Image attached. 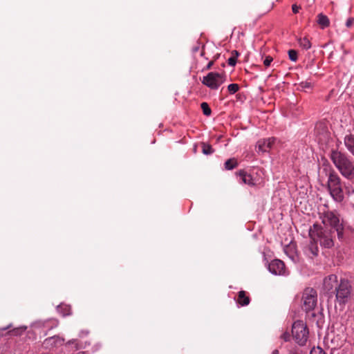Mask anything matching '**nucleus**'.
I'll use <instances>...</instances> for the list:
<instances>
[{
  "mask_svg": "<svg viewBox=\"0 0 354 354\" xmlns=\"http://www.w3.org/2000/svg\"><path fill=\"white\" fill-rule=\"evenodd\" d=\"M273 61V58L270 56V55H268L265 57L264 60H263V65L266 66V67H268L270 66V64L271 62Z\"/></svg>",
  "mask_w": 354,
  "mask_h": 354,
  "instance_id": "393cba45",
  "label": "nucleus"
},
{
  "mask_svg": "<svg viewBox=\"0 0 354 354\" xmlns=\"http://www.w3.org/2000/svg\"><path fill=\"white\" fill-rule=\"evenodd\" d=\"M328 189L333 198L342 202L344 199L343 185L341 178L333 169L329 170L327 182Z\"/></svg>",
  "mask_w": 354,
  "mask_h": 354,
  "instance_id": "7ed1b4c3",
  "label": "nucleus"
},
{
  "mask_svg": "<svg viewBox=\"0 0 354 354\" xmlns=\"http://www.w3.org/2000/svg\"><path fill=\"white\" fill-rule=\"evenodd\" d=\"M199 50V46H195L193 48L194 52H197Z\"/></svg>",
  "mask_w": 354,
  "mask_h": 354,
  "instance_id": "2f4dec72",
  "label": "nucleus"
},
{
  "mask_svg": "<svg viewBox=\"0 0 354 354\" xmlns=\"http://www.w3.org/2000/svg\"><path fill=\"white\" fill-rule=\"evenodd\" d=\"M308 333L307 326L303 321L298 320L292 324V337L299 345L304 346L306 344L308 338Z\"/></svg>",
  "mask_w": 354,
  "mask_h": 354,
  "instance_id": "39448f33",
  "label": "nucleus"
},
{
  "mask_svg": "<svg viewBox=\"0 0 354 354\" xmlns=\"http://www.w3.org/2000/svg\"><path fill=\"white\" fill-rule=\"evenodd\" d=\"M237 165H238V162L235 158L228 159L225 162V168L228 170L233 169L234 168L236 167Z\"/></svg>",
  "mask_w": 354,
  "mask_h": 354,
  "instance_id": "a211bd4d",
  "label": "nucleus"
},
{
  "mask_svg": "<svg viewBox=\"0 0 354 354\" xmlns=\"http://www.w3.org/2000/svg\"><path fill=\"white\" fill-rule=\"evenodd\" d=\"M336 301L339 305H344L352 297V286L348 279L342 278L335 289Z\"/></svg>",
  "mask_w": 354,
  "mask_h": 354,
  "instance_id": "20e7f679",
  "label": "nucleus"
},
{
  "mask_svg": "<svg viewBox=\"0 0 354 354\" xmlns=\"http://www.w3.org/2000/svg\"><path fill=\"white\" fill-rule=\"evenodd\" d=\"M64 342V339L60 338L58 336H53L48 338H46L44 344L46 346H56L57 345L59 344L62 345Z\"/></svg>",
  "mask_w": 354,
  "mask_h": 354,
  "instance_id": "ddd939ff",
  "label": "nucleus"
},
{
  "mask_svg": "<svg viewBox=\"0 0 354 354\" xmlns=\"http://www.w3.org/2000/svg\"><path fill=\"white\" fill-rule=\"evenodd\" d=\"M228 64L230 65V66H235V64H236V57H234V56H232L231 57H230L228 59Z\"/></svg>",
  "mask_w": 354,
  "mask_h": 354,
  "instance_id": "a878e982",
  "label": "nucleus"
},
{
  "mask_svg": "<svg viewBox=\"0 0 354 354\" xmlns=\"http://www.w3.org/2000/svg\"><path fill=\"white\" fill-rule=\"evenodd\" d=\"M232 54H234V57H236L239 55V53L236 50L232 51Z\"/></svg>",
  "mask_w": 354,
  "mask_h": 354,
  "instance_id": "473e14b6",
  "label": "nucleus"
},
{
  "mask_svg": "<svg viewBox=\"0 0 354 354\" xmlns=\"http://www.w3.org/2000/svg\"><path fill=\"white\" fill-rule=\"evenodd\" d=\"M203 55H204V50H203L201 52V56H203Z\"/></svg>",
  "mask_w": 354,
  "mask_h": 354,
  "instance_id": "4c0bfd02",
  "label": "nucleus"
},
{
  "mask_svg": "<svg viewBox=\"0 0 354 354\" xmlns=\"http://www.w3.org/2000/svg\"><path fill=\"white\" fill-rule=\"evenodd\" d=\"M324 227L318 224H314L309 230L310 239L318 242L322 247L331 248L335 245L334 232H336L339 241L344 240V225L343 221H340L339 217L333 212L324 213L322 218Z\"/></svg>",
  "mask_w": 354,
  "mask_h": 354,
  "instance_id": "f257e3e1",
  "label": "nucleus"
},
{
  "mask_svg": "<svg viewBox=\"0 0 354 354\" xmlns=\"http://www.w3.org/2000/svg\"><path fill=\"white\" fill-rule=\"evenodd\" d=\"M213 64H214V61H211V62H209L207 64V65L206 66V69H207V70H209V69L212 68V66H213Z\"/></svg>",
  "mask_w": 354,
  "mask_h": 354,
  "instance_id": "7c9ffc66",
  "label": "nucleus"
},
{
  "mask_svg": "<svg viewBox=\"0 0 354 354\" xmlns=\"http://www.w3.org/2000/svg\"><path fill=\"white\" fill-rule=\"evenodd\" d=\"M237 174L241 177L243 183L244 184L253 186L255 185L254 180L252 177V176L249 174H248L244 170H240Z\"/></svg>",
  "mask_w": 354,
  "mask_h": 354,
  "instance_id": "f8f14e48",
  "label": "nucleus"
},
{
  "mask_svg": "<svg viewBox=\"0 0 354 354\" xmlns=\"http://www.w3.org/2000/svg\"><path fill=\"white\" fill-rule=\"evenodd\" d=\"M317 17V22L322 26V28H325L329 26L330 21L326 15H324L323 14H319Z\"/></svg>",
  "mask_w": 354,
  "mask_h": 354,
  "instance_id": "dca6fc26",
  "label": "nucleus"
},
{
  "mask_svg": "<svg viewBox=\"0 0 354 354\" xmlns=\"http://www.w3.org/2000/svg\"><path fill=\"white\" fill-rule=\"evenodd\" d=\"M237 303L241 306H247L250 304V299L246 295V292L244 290H241L238 293V297L236 300Z\"/></svg>",
  "mask_w": 354,
  "mask_h": 354,
  "instance_id": "4468645a",
  "label": "nucleus"
},
{
  "mask_svg": "<svg viewBox=\"0 0 354 354\" xmlns=\"http://www.w3.org/2000/svg\"><path fill=\"white\" fill-rule=\"evenodd\" d=\"M19 330H23L22 328H17L16 330H15L13 331V333H16L17 334V332H18Z\"/></svg>",
  "mask_w": 354,
  "mask_h": 354,
  "instance_id": "f704fd0d",
  "label": "nucleus"
},
{
  "mask_svg": "<svg viewBox=\"0 0 354 354\" xmlns=\"http://www.w3.org/2000/svg\"><path fill=\"white\" fill-rule=\"evenodd\" d=\"M318 242H315L311 239L310 244L306 249V253L310 257L313 258L318 254L319 249L317 247Z\"/></svg>",
  "mask_w": 354,
  "mask_h": 354,
  "instance_id": "9b49d317",
  "label": "nucleus"
},
{
  "mask_svg": "<svg viewBox=\"0 0 354 354\" xmlns=\"http://www.w3.org/2000/svg\"><path fill=\"white\" fill-rule=\"evenodd\" d=\"M239 89V86L237 84H230L227 86V90L231 94H234Z\"/></svg>",
  "mask_w": 354,
  "mask_h": 354,
  "instance_id": "4be33fe9",
  "label": "nucleus"
},
{
  "mask_svg": "<svg viewBox=\"0 0 354 354\" xmlns=\"http://www.w3.org/2000/svg\"><path fill=\"white\" fill-rule=\"evenodd\" d=\"M279 351H278L277 349H274V350L272 351V354H279Z\"/></svg>",
  "mask_w": 354,
  "mask_h": 354,
  "instance_id": "72a5a7b5",
  "label": "nucleus"
},
{
  "mask_svg": "<svg viewBox=\"0 0 354 354\" xmlns=\"http://www.w3.org/2000/svg\"><path fill=\"white\" fill-rule=\"evenodd\" d=\"M303 308L305 311H310L315 308L317 302V291L312 288L304 290L302 295Z\"/></svg>",
  "mask_w": 354,
  "mask_h": 354,
  "instance_id": "423d86ee",
  "label": "nucleus"
},
{
  "mask_svg": "<svg viewBox=\"0 0 354 354\" xmlns=\"http://www.w3.org/2000/svg\"><path fill=\"white\" fill-rule=\"evenodd\" d=\"M330 158L344 178L351 180L354 177V162L346 153L333 149L330 153Z\"/></svg>",
  "mask_w": 354,
  "mask_h": 354,
  "instance_id": "f03ea898",
  "label": "nucleus"
},
{
  "mask_svg": "<svg viewBox=\"0 0 354 354\" xmlns=\"http://www.w3.org/2000/svg\"><path fill=\"white\" fill-rule=\"evenodd\" d=\"M310 354H326V353L320 347H317V348H313L310 351Z\"/></svg>",
  "mask_w": 354,
  "mask_h": 354,
  "instance_id": "b1692460",
  "label": "nucleus"
},
{
  "mask_svg": "<svg viewBox=\"0 0 354 354\" xmlns=\"http://www.w3.org/2000/svg\"><path fill=\"white\" fill-rule=\"evenodd\" d=\"M281 338L285 341V342H288L289 341L290 339V334L287 332L284 333L283 334H282L281 335Z\"/></svg>",
  "mask_w": 354,
  "mask_h": 354,
  "instance_id": "cd10ccee",
  "label": "nucleus"
},
{
  "mask_svg": "<svg viewBox=\"0 0 354 354\" xmlns=\"http://www.w3.org/2000/svg\"><path fill=\"white\" fill-rule=\"evenodd\" d=\"M337 277L335 274H330L326 277L323 282V289L327 293H335V289L339 285Z\"/></svg>",
  "mask_w": 354,
  "mask_h": 354,
  "instance_id": "6e6552de",
  "label": "nucleus"
},
{
  "mask_svg": "<svg viewBox=\"0 0 354 354\" xmlns=\"http://www.w3.org/2000/svg\"><path fill=\"white\" fill-rule=\"evenodd\" d=\"M10 327H11V326H10V325H9L8 326H7V327H6V328H2V330H6V329H8V328H10Z\"/></svg>",
  "mask_w": 354,
  "mask_h": 354,
  "instance_id": "c9c22d12",
  "label": "nucleus"
},
{
  "mask_svg": "<svg viewBox=\"0 0 354 354\" xmlns=\"http://www.w3.org/2000/svg\"><path fill=\"white\" fill-rule=\"evenodd\" d=\"M344 141L347 149L354 156V136L352 134L346 136Z\"/></svg>",
  "mask_w": 354,
  "mask_h": 354,
  "instance_id": "2eb2a0df",
  "label": "nucleus"
},
{
  "mask_svg": "<svg viewBox=\"0 0 354 354\" xmlns=\"http://www.w3.org/2000/svg\"><path fill=\"white\" fill-rule=\"evenodd\" d=\"M268 270L270 272L274 274H284L286 272L285 270V264L284 263L279 259H274L272 261L268 264Z\"/></svg>",
  "mask_w": 354,
  "mask_h": 354,
  "instance_id": "1a4fd4ad",
  "label": "nucleus"
},
{
  "mask_svg": "<svg viewBox=\"0 0 354 354\" xmlns=\"http://www.w3.org/2000/svg\"><path fill=\"white\" fill-rule=\"evenodd\" d=\"M274 141V138H269L268 139L260 140L258 141L257 147H258L259 151L266 152L272 147Z\"/></svg>",
  "mask_w": 354,
  "mask_h": 354,
  "instance_id": "9d476101",
  "label": "nucleus"
},
{
  "mask_svg": "<svg viewBox=\"0 0 354 354\" xmlns=\"http://www.w3.org/2000/svg\"><path fill=\"white\" fill-rule=\"evenodd\" d=\"M58 311L64 317L71 315V308L66 304H61L58 306Z\"/></svg>",
  "mask_w": 354,
  "mask_h": 354,
  "instance_id": "f3484780",
  "label": "nucleus"
},
{
  "mask_svg": "<svg viewBox=\"0 0 354 354\" xmlns=\"http://www.w3.org/2000/svg\"><path fill=\"white\" fill-rule=\"evenodd\" d=\"M353 21H354V19L353 18H349L347 21H346V26L347 28H351V26L353 25Z\"/></svg>",
  "mask_w": 354,
  "mask_h": 354,
  "instance_id": "c85d7f7f",
  "label": "nucleus"
},
{
  "mask_svg": "<svg viewBox=\"0 0 354 354\" xmlns=\"http://www.w3.org/2000/svg\"><path fill=\"white\" fill-rule=\"evenodd\" d=\"M202 151L205 155H210L214 152V149H212V147L210 145L203 142L202 143Z\"/></svg>",
  "mask_w": 354,
  "mask_h": 354,
  "instance_id": "aec40b11",
  "label": "nucleus"
},
{
  "mask_svg": "<svg viewBox=\"0 0 354 354\" xmlns=\"http://www.w3.org/2000/svg\"><path fill=\"white\" fill-rule=\"evenodd\" d=\"M225 81V75L210 72L203 77L202 83L211 89H217Z\"/></svg>",
  "mask_w": 354,
  "mask_h": 354,
  "instance_id": "0eeeda50",
  "label": "nucleus"
},
{
  "mask_svg": "<svg viewBox=\"0 0 354 354\" xmlns=\"http://www.w3.org/2000/svg\"><path fill=\"white\" fill-rule=\"evenodd\" d=\"M299 9H300V7L297 6L296 4H293L292 6V10L294 13H297L299 12Z\"/></svg>",
  "mask_w": 354,
  "mask_h": 354,
  "instance_id": "c756f323",
  "label": "nucleus"
},
{
  "mask_svg": "<svg viewBox=\"0 0 354 354\" xmlns=\"http://www.w3.org/2000/svg\"><path fill=\"white\" fill-rule=\"evenodd\" d=\"M203 113L205 115L209 116L211 115L212 111L207 102H203L201 104Z\"/></svg>",
  "mask_w": 354,
  "mask_h": 354,
  "instance_id": "412c9836",
  "label": "nucleus"
},
{
  "mask_svg": "<svg viewBox=\"0 0 354 354\" xmlns=\"http://www.w3.org/2000/svg\"><path fill=\"white\" fill-rule=\"evenodd\" d=\"M299 44L300 45V46L301 48H303L304 49L308 50L311 48V43H310V40L308 39V38H307L306 37L304 38H300L299 39Z\"/></svg>",
  "mask_w": 354,
  "mask_h": 354,
  "instance_id": "6ab92c4d",
  "label": "nucleus"
},
{
  "mask_svg": "<svg viewBox=\"0 0 354 354\" xmlns=\"http://www.w3.org/2000/svg\"><path fill=\"white\" fill-rule=\"evenodd\" d=\"M299 86L302 88H309L311 87V84L310 82H302L300 83Z\"/></svg>",
  "mask_w": 354,
  "mask_h": 354,
  "instance_id": "bb28decb",
  "label": "nucleus"
},
{
  "mask_svg": "<svg viewBox=\"0 0 354 354\" xmlns=\"http://www.w3.org/2000/svg\"><path fill=\"white\" fill-rule=\"evenodd\" d=\"M74 342H75V340H73V341H68V344L73 343Z\"/></svg>",
  "mask_w": 354,
  "mask_h": 354,
  "instance_id": "e433bc0d",
  "label": "nucleus"
},
{
  "mask_svg": "<svg viewBox=\"0 0 354 354\" xmlns=\"http://www.w3.org/2000/svg\"><path fill=\"white\" fill-rule=\"evenodd\" d=\"M288 56L289 59L292 62H296L297 60V52L295 50H289Z\"/></svg>",
  "mask_w": 354,
  "mask_h": 354,
  "instance_id": "5701e85b",
  "label": "nucleus"
}]
</instances>
